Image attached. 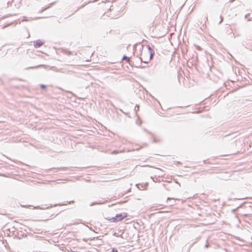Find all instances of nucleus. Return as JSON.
<instances>
[{
    "mask_svg": "<svg viewBox=\"0 0 252 252\" xmlns=\"http://www.w3.org/2000/svg\"><path fill=\"white\" fill-rule=\"evenodd\" d=\"M128 216L126 213H121L120 214H116L115 217L117 221L122 220L124 218H126Z\"/></svg>",
    "mask_w": 252,
    "mask_h": 252,
    "instance_id": "obj_1",
    "label": "nucleus"
},
{
    "mask_svg": "<svg viewBox=\"0 0 252 252\" xmlns=\"http://www.w3.org/2000/svg\"><path fill=\"white\" fill-rule=\"evenodd\" d=\"M148 54H150V56L147 55V58L146 61H144V62L145 63H147L153 59L154 56L155 55V51L154 49L150 50Z\"/></svg>",
    "mask_w": 252,
    "mask_h": 252,
    "instance_id": "obj_2",
    "label": "nucleus"
},
{
    "mask_svg": "<svg viewBox=\"0 0 252 252\" xmlns=\"http://www.w3.org/2000/svg\"><path fill=\"white\" fill-rule=\"evenodd\" d=\"M148 186V183H145L144 185L140 184H137L136 185V186L140 189L141 190H144L145 189L146 187Z\"/></svg>",
    "mask_w": 252,
    "mask_h": 252,
    "instance_id": "obj_3",
    "label": "nucleus"
},
{
    "mask_svg": "<svg viewBox=\"0 0 252 252\" xmlns=\"http://www.w3.org/2000/svg\"><path fill=\"white\" fill-rule=\"evenodd\" d=\"M43 44V42L42 41H41L40 39H38L34 42L33 45L35 48H38L42 46Z\"/></svg>",
    "mask_w": 252,
    "mask_h": 252,
    "instance_id": "obj_4",
    "label": "nucleus"
},
{
    "mask_svg": "<svg viewBox=\"0 0 252 252\" xmlns=\"http://www.w3.org/2000/svg\"><path fill=\"white\" fill-rule=\"evenodd\" d=\"M55 3H56V1L50 3L48 6H47L46 7H43L42 9L39 12L41 13V12H43L44 11H45V10L50 8L52 6V5H53Z\"/></svg>",
    "mask_w": 252,
    "mask_h": 252,
    "instance_id": "obj_5",
    "label": "nucleus"
},
{
    "mask_svg": "<svg viewBox=\"0 0 252 252\" xmlns=\"http://www.w3.org/2000/svg\"><path fill=\"white\" fill-rule=\"evenodd\" d=\"M122 61H126L127 63H128L129 64H131V61H130V58L128 57H127L126 56V55H124L123 58H122Z\"/></svg>",
    "mask_w": 252,
    "mask_h": 252,
    "instance_id": "obj_6",
    "label": "nucleus"
},
{
    "mask_svg": "<svg viewBox=\"0 0 252 252\" xmlns=\"http://www.w3.org/2000/svg\"><path fill=\"white\" fill-rule=\"evenodd\" d=\"M105 219H106L108 220H109L110 222H118L115 216L113 217H111V218H110V217L105 218Z\"/></svg>",
    "mask_w": 252,
    "mask_h": 252,
    "instance_id": "obj_7",
    "label": "nucleus"
},
{
    "mask_svg": "<svg viewBox=\"0 0 252 252\" xmlns=\"http://www.w3.org/2000/svg\"><path fill=\"white\" fill-rule=\"evenodd\" d=\"M104 201H99L97 202H93L90 204V206H92L95 205H101L104 203Z\"/></svg>",
    "mask_w": 252,
    "mask_h": 252,
    "instance_id": "obj_8",
    "label": "nucleus"
},
{
    "mask_svg": "<svg viewBox=\"0 0 252 252\" xmlns=\"http://www.w3.org/2000/svg\"><path fill=\"white\" fill-rule=\"evenodd\" d=\"M140 56H142L140 57L141 62L144 63V61L147 60V55L146 56V57H145L144 54H142V53H141Z\"/></svg>",
    "mask_w": 252,
    "mask_h": 252,
    "instance_id": "obj_9",
    "label": "nucleus"
},
{
    "mask_svg": "<svg viewBox=\"0 0 252 252\" xmlns=\"http://www.w3.org/2000/svg\"><path fill=\"white\" fill-rule=\"evenodd\" d=\"M148 132V133H149L150 135H151L152 136V137H153V142L154 143H158V142H159V140H158V139H157L154 136V135L152 133L150 132H149V131H147Z\"/></svg>",
    "mask_w": 252,
    "mask_h": 252,
    "instance_id": "obj_10",
    "label": "nucleus"
},
{
    "mask_svg": "<svg viewBox=\"0 0 252 252\" xmlns=\"http://www.w3.org/2000/svg\"><path fill=\"white\" fill-rule=\"evenodd\" d=\"M63 53L66 55H67L68 56H70V55H73L74 54L73 53H72V52L71 51H67L66 50H63Z\"/></svg>",
    "mask_w": 252,
    "mask_h": 252,
    "instance_id": "obj_11",
    "label": "nucleus"
},
{
    "mask_svg": "<svg viewBox=\"0 0 252 252\" xmlns=\"http://www.w3.org/2000/svg\"><path fill=\"white\" fill-rule=\"evenodd\" d=\"M122 235H123V233L122 234H119L118 233H117L116 232H114L113 234V236H114L115 237H122V238H123Z\"/></svg>",
    "mask_w": 252,
    "mask_h": 252,
    "instance_id": "obj_12",
    "label": "nucleus"
},
{
    "mask_svg": "<svg viewBox=\"0 0 252 252\" xmlns=\"http://www.w3.org/2000/svg\"><path fill=\"white\" fill-rule=\"evenodd\" d=\"M46 85H44V84H40V87L41 88V89L42 90H44L46 88Z\"/></svg>",
    "mask_w": 252,
    "mask_h": 252,
    "instance_id": "obj_13",
    "label": "nucleus"
},
{
    "mask_svg": "<svg viewBox=\"0 0 252 252\" xmlns=\"http://www.w3.org/2000/svg\"><path fill=\"white\" fill-rule=\"evenodd\" d=\"M139 105H136L135 106V108H134V111L137 112V111H138L139 110Z\"/></svg>",
    "mask_w": 252,
    "mask_h": 252,
    "instance_id": "obj_14",
    "label": "nucleus"
},
{
    "mask_svg": "<svg viewBox=\"0 0 252 252\" xmlns=\"http://www.w3.org/2000/svg\"><path fill=\"white\" fill-rule=\"evenodd\" d=\"M147 48H148V51L149 52L150 50H152L153 48L152 47H151V46L149 45V44H148L147 46H146Z\"/></svg>",
    "mask_w": 252,
    "mask_h": 252,
    "instance_id": "obj_15",
    "label": "nucleus"
},
{
    "mask_svg": "<svg viewBox=\"0 0 252 252\" xmlns=\"http://www.w3.org/2000/svg\"><path fill=\"white\" fill-rule=\"evenodd\" d=\"M22 22H24V21H28V20L27 19V17H23L22 20H21Z\"/></svg>",
    "mask_w": 252,
    "mask_h": 252,
    "instance_id": "obj_16",
    "label": "nucleus"
},
{
    "mask_svg": "<svg viewBox=\"0 0 252 252\" xmlns=\"http://www.w3.org/2000/svg\"><path fill=\"white\" fill-rule=\"evenodd\" d=\"M223 18L221 16V15L220 16V21L219 22V24H221L223 21Z\"/></svg>",
    "mask_w": 252,
    "mask_h": 252,
    "instance_id": "obj_17",
    "label": "nucleus"
},
{
    "mask_svg": "<svg viewBox=\"0 0 252 252\" xmlns=\"http://www.w3.org/2000/svg\"><path fill=\"white\" fill-rule=\"evenodd\" d=\"M112 252H118V251L116 248H113L112 249Z\"/></svg>",
    "mask_w": 252,
    "mask_h": 252,
    "instance_id": "obj_18",
    "label": "nucleus"
},
{
    "mask_svg": "<svg viewBox=\"0 0 252 252\" xmlns=\"http://www.w3.org/2000/svg\"><path fill=\"white\" fill-rule=\"evenodd\" d=\"M58 169H63V170H65L67 169V167H60V168H57Z\"/></svg>",
    "mask_w": 252,
    "mask_h": 252,
    "instance_id": "obj_19",
    "label": "nucleus"
},
{
    "mask_svg": "<svg viewBox=\"0 0 252 252\" xmlns=\"http://www.w3.org/2000/svg\"><path fill=\"white\" fill-rule=\"evenodd\" d=\"M12 1H8V2H7V7H8L9 5H11V4H12Z\"/></svg>",
    "mask_w": 252,
    "mask_h": 252,
    "instance_id": "obj_20",
    "label": "nucleus"
},
{
    "mask_svg": "<svg viewBox=\"0 0 252 252\" xmlns=\"http://www.w3.org/2000/svg\"><path fill=\"white\" fill-rule=\"evenodd\" d=\"M143 49V47L142 45H141L140 47V49H139V50L141 51V50H142Z\"/></svg>",
    "mask_w": 252,
    "mask_h": 252,
    "instance_id": "obj_21",
    "label": "nucleus"
},
{
    "mask_svg": "<svg viewBox=\"0 0 252 252\" xmlns=\"http://www.w3.org/2000/svg\"><path fill=\"white\" fill-rule=\"evenodd\" d=\"M241 205H240V206H238V207H237L236 209H233V211L234 212V211H236L238 208H239V207H241Z\"/></svg>",
    "mask_w": 252,
    "mask_h": 252,
    "instance_id": "obj_22",
    "label": "nucleus"
},
{
    "mask_svg": "<svg viewBox=\"0 0 252 252\" xmlns=\"http://www.w3.org/2000/svg\"><path fill=\"white\" fill-rule=\"evenodd\" d=\"M250 16V14H247L245 15V18H247Z\"/></svg>",
    "mask_w": 252,
    "mask_h": 252,
    "instance_id": "obj_23",
    "label": "nucleus"
},
{
    "mask_svg": "<svg viewBox=\"0 0 252 252\" xmlns=\"http://www.w3.org/2000/svg\"><path fill=\"white\" fill-rule=\"evenodd\" d=\"M40 208L38 206H37L36 207H34L33 209H40Z\"/></svg>",
    "mask_w": 252,
    "mask_h": 252,
    "instance_id": "obj_24",
    "label": "nucleus"
},
{
    "mask_svg": "<svg viewBox=\"0 0 252 252\" xmlns=\"http://www.w3.org/2000/svg\"><path fill=\"white\" fill-rule=\"evenodd\" d=\"M95 238L97 239V237H93V238H91L90 240H94Z\"/></svg>",
    "mask_w": 252,
    "mask_h": 252,
    "instance_id": "obj_25",
    "label": "nucleus"
},
{
    "mask_svg": "<svg viewBox=\"0 0 252 252\" xmlns=\"http://www.w3.org/2000/svg\"><path fill=\"white\" fill-rule=\"evenodd\" d=\"M205 247L206 248H208V247H209V244H206L205 245Z\"/></svg>",
    "mask_w": 252,
    "mask_h": 252,
    "instance_id": "obj_26",
    "label": "nucleus"
},
{
    "mask_svg": "<svg viewBox=\"0 0 252 252\" xmlns=\"http://www.w3.org/2000/svg\"><path fill=\"white\" fill-rule=\"evenodd\" d=\"M113 154H117V151H114L113 152H112Z\"/></svg>",
    "mask_w": 252,
    "mask_h": 252,
    "instance_id": "obj_27",
    "label": "nucleus"
},
{
    "mask_svg": "<svg viewBox=\"0 0 252 252\" xmlns=\"http://www.w3.org/2000/svg\"><path fill=\"white\" fill-rule=\"evenodd\" d=\"M66 204H58V205L59 206H62V205H66Z\"/></svg>",
    "mask_w": 252,
    "mask_h": 252,
    "instance_id": "obj_28",
    "label": "nucleus"
},
{
    "mask_svg": "<svg viewBox=\"0 0 252 252\" xmlns=\"http://www.w3.org/2000/svg\"><path fill=\"white\" fill-rule=\"evenodd\" d=\"M73 201H71L68 202V204H70L71 203L73 202Z\"/></svg>",
    "mask_w": 252,
    "mask_h": 252,
    "instance_id": "obj_29",
    "label": "nucleus"
},
{
    "mask_svg": "<svg viewBox=\"0 0 252 252\" xmlns=\"http://www.w3.org/2000/svg\"><path fill=\"white\" fill-rule=\"evenodd\" d=\"M234 0H230V1L231 2H233Z\"/></svg>",
    "mask_w": 252,
    "mask_h": 252,
    "instance_id": "obj_30",
    "label": "nucleus"
},
{
    "mask_svg": "<svg viewBox=\"0 0 252 252\" xmlns=\"http://www.w3.org/2000/svg\"><path fill=\"white\" fill-rule=\"evenodd\" d=\"M197 49H198V50H200V49H201V48H200L199 46H198Z\"/></svg>",
    "mask_w": 252,
    "mask_h": 252,
    "instance_id": "obj_31",
    "label": "nucleus"
},
{
    "mask_svg": "<svg viewBox=\"0 0 252 252\" xmlns=\"http://www.w3.org/2000/svg\"><path fill=\"white\" fill-rule=\"evenodd\" d=\"M170 199H171V198H170V197H168L167 198V200H170Z\"/></svg>",
    "mask_w": 252,
    "mask_h": 252,
    "instance_id": "obj_32",
    "label": "nucleus"
},
{
    "mask_svg": "<svg viewBox=\"0 0 252 252\" xmlns=\"http://www.w3.org/2000/svg\"><path fill=\"white\" fill-rule=\"evenodd\" d=\"M140 148H141V147L138 148H136V150H139V149H140Z\"/></svg>",
    "mask_w": 252,
    "mask_h": 252,
    "instance_id": "obj_33",
    "label": "nucleus"
},
{
    "mask_svg": "<svg viewBox=\"0 0 252 252\" xmlns=\"http://www.w3.org/2000/svg\"><path fill=\"white\" fill-rule=\"evenodd\" d=\"M34 68V67H29V68Z\"/></svg>",
    "mask_w": 252,
    "mask_h": 252,
    "instance_id": "obj_34",
    "label": "nucleus"
},
{
    "mask_svg": "<svg viewBox=\"0 0 252 252\" xmlns=\"http://www.w3.org/2000/svg\"><path fill=\"white\" fill-rule=\"evenodd\" d=\"M31 206H32V205H29V206H28V207H31Z\"/></svg>",
    "mask_w": 252,
    "mask_h": 252,
    "instance_id": "obj_35",
    "label": "nucleus"
},
{
    "mask_svg": "<svg viewBox=\"0 0 252 252\" xmlns=\"http://www.w3.org/2000/svg\"><path fill=\"white\" fill-rule=\"evenodd\" d=\"M138 123H140V124H141V122H140V121H138Z\"/></svg>",
    "mask_w": 252,
    "mask_h": 252,
    "instance_id": "obj_36",
    "label": "nucleus"
},
{
    "mask_svg": "<svg viewBox=\"0 0 252 252\" xmlns=\"http://www.w3.org/2000/svg\"><path fill=\"white\" fill-rule=\"evenodd\" d=\"M138 123H140V124H141V122H140V121H138Z\"/></svg>",
    "mask_w": 252,
    "mask_h": 252,
    "instance_id": "obj_37",
    "label": "nucleus"
}]
</instances>
